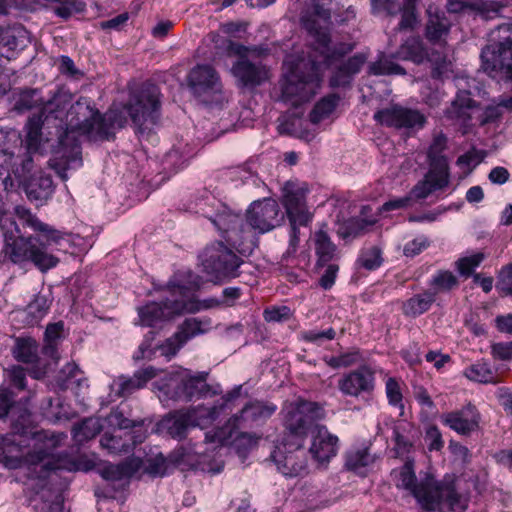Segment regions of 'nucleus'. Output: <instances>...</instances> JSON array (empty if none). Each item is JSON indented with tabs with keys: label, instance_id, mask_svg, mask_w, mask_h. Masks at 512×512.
<instances>
[{
	"label": "nucleus",
	"instance_id": "7ed1b4c3",
	"mask_svg": "<svg viewBox=\"0 0 512 512\" xmlns=\"http://www.w3.org/2000/svg\"><path fill=\"white\" fill-rule=\"evenodd\" d=\"M14 212L20 224L24 228L31 229L35 235H22L16 222L9 215H1L0 227L5 237V245L2 249L4 260L8 259L20 266L30 262L41 272L54 268L59 259L48 253L47 248L59 244L64 234L42 222L24 206H16Z\"/></svg>",
	"mask_w": 512,
	"mask_h": 512
},
{
	"label": "nucleus",
	"instance_id": "f3484780",
	"mask_svg": "<svg viewBox=\"0 0 512 512\" xmlns=\"http://www.w3.org/2000/svg\"><path fill=\"white\" fill-rule=\"evenodd\" d=\"M339 391L350 397L371 395L375 389V371L369 365H361L344 374L337 382Z\"/></svg>",
	"mask_w": 512,
	"mask_h": 512
},
{
	"label": "nucleus",
	"instance_id": "6e6d98bb",
	"mask_svg": "<svg viewBox=\"0 0 512 512\" xmlns=\"http://www.w3.org/2000/svg\"><path fill=\"white\" fill-rule=\"evenodd\" d=\"M264 319L267 322H284L293 316L288 306H271L264 310Z\"/></svg>",
	"mask_w": 512,
	"mask_h": 512
},
{
	"label": "nucleus",
	"instance_id": "de8ad7c7",
	"mask_svg": "<svg viewBox=\"0 0 512 512\" xmlns=\"http://www.w3.org/2000/svg\"><path fill=\"white\" fill-rule=\"evenodd\" d=\"M100 444L102 448L112 454L128 453L131 450L130 443L124 440L122 436L109 433H105L101 437Z\"/></svg>",
	"mask_w": 512,
	"mask_h": 512
},
{
	"label": "nucleus",
	"instance_id": "6e6552de",
	"mask_svg": "<svg viewBox=\"0 0 512 512\" xmlns=\"http://www.w3.org/2000/svg\"><path fill=\"white\" fill-rule=\"evenodd\" d=\"M307 192L305 184L294 181L286 182L282 188V204L291 226L290 245L294 249L299 241V227L308 226L313 218L306 204Z\"/></svg>",
	"mask_w": 512,
	"mask_h": 512
},
{
	"label": "nucleus",
	"instance_id": "4be33fe9",
	"mask_svg": "<svg viewBox=\"0 0 512 512\" xmlns=\"http://www.w3.org/2000/svg\"><path fill=\"white\" fill-rule=\"evenodd\" d=\"M202 324V321L196 318L186 319L179 326L174 336L166 340L165 344L162 346V353L169 357L175 356L189 339L205 332V329L202 328Z\"/></svg>",
	"mask_w": 512,
	"mask_h": 512
},
{
	"label": "nucleus",
	"instance_id": "f03ea898",
	"mask_svg": "<svg viewBox=\"0 0 512 512\" xmlns=\"http://www.w3.org/2000/svg\"><path fill=\"white\" fill-rule=\"evenodd\" d=\"M329 19L330 12L319 3L313 5V13L301 16L303 26L315 39V52H319L320 60L309 55L308 59L285 62L288 72L281 84V97L293 106H299L314 97L321 87L324 69L333 66L354 49L353 44L341 43L330 51V35L326 27L320 24V21L326 23Z\"/></svg>",
	"mask_w": 512,
	"mask_h": 512
},
{
	"label": "nucleus",
	"instance_id": "e2e57ef3",
	"mask_svg": "<svg viewBox=\"0 0 512 512\" xmlns=\"http://www.w3.org/2000/svg\"><path fill=\"white\" fill-rule=\"evenodd\" d=\"M9 380L13 387L22 391L26 388V371L21 366H13L9 371Z\"/></svg>",
	"mask_w": 512,
	"mask_h": 512
},
{
	"label": "nucleus",
	"instance_id": "5701e85b",
	"mask_svg": "<svg viewBox=\"0 0 512 512\" xmlns=\"http://www.w3.org/2000/svg\"><path fill=\"white\" fill-rule=\"evenodd\" d=\"M157 376V371L152 366L143 368L134 373L130 378L119 377L112 384V390L118 397H129L135 391L143 388L148 381Z\"/></svg>",
	"mask_w": 512,
	"mask_h": 512
},
{
	"label": "nucleus",
	"instance_id": "8fccbe9b",
	"mask_svg": "<svg viewBox=\"0 0 512 512\" xmlns=\"http://www.w3.org/2000/svg\"><path fill=\"white\" fill-rule=\"evenodd\" d=\"M485 259V255L482 252L475 253L471 256L459 258L456 263V269L460 275L468 278L473 274L475 268H477L482 261Z\"/></svg>",
	"mask_w": 512,
	"mask_h": 512
},
{
	"label": "nucleus",
	"instance_id": "58836bf2",
	"mask_svg": "<svg viewBox=\"0 0 512 512\" xmlns=\"http://www.w3.org/2000/svg\"><path fill=\"white\" fill-rule=\"evenodd\" d=\"M138 465L134 461H124L118 465H107L101 471V476L111 482H127L137 471Z\"/></svg>",
	"mask_w": 512,
	"mask_h": 512
},
{
	"label": "nucleus",
	"instance_id": "412c9836",
	"mask_svg": "<svg viewBox=\"0 0 512 512\" xmlns=\"http://www.w3.org/2000/svg\"><path fill=\"white\" fill-rule=\"evenodd\" d=\"M310 452L318 462H328L337 453L338 438L332 435L325 426L316 425L313 430Z\"/></svg>",
	"mask_w": 512,
	"mask_h": 512
},
{
	"label": "nucleus",
	"instance_id": "338daca9",
	"mask_svg": "<svg viewBox=\"0 0 512 512\" xmlns=\"http://www.w3.org/2000/svg\"><path fill=\"white\" fill-rule=\"evenodd\" d=\"M429 246V241L426 237H419L404 246V255L408 257H414L420 254L424 249Z\"/></svg>",
	"mask_w": 512,
	"mask_h": 512
},
{
	"label": "nucleus",
	"instance_id": "c03bdc74",
	"mask_svg": "<svg viewBox=\"0 0 512 512\" xmlns=\"http://www.w3.org/2000/svg\"><path fill=\"white\" fill-rule=\"evenodd\" d=\"M46 102L47 101H42L41 97L39 96L38 90L26 89L20 93L19 98L15 103V109L18 111H25L30 110L34 107H40L41 111Z\"/></svg>",
	"mask_w": 512,
	"mask_h": 512
},
{
	"label": "nucleus",
	"instance_id": "774afa93",
	"mask_svg": "<svg viewBox=\"0 0 512 512\" xmlns=\"http://www.w3.org/2000/svg\"><path fill=\"white\" fill-rule=\"evenodd\" d=\"M85 2H60V5L54 9L55 13L63 18L67 19L73 12H81L83 10Z\"/></svg>",
	"mask_w": 512,
	"mask_h": 512
},
{
	"label": "nucleus",
	"instance_id": "79ce46f5",
	"mask_svg": "<svg viewBox=\"0 0 512 512\" xmlns=\"http://www.w3.org/2000/svg\"><path fill=\"white\" fill-rule=\"evenodd\" d=\"M487 4H498V2H448L447 9L449 11L464 10L465 8L477 10L484 18H492L498 14L500 5H496L492 9H487Z\"/></svg>",
	"mask_w": 512,
	"mask_h": 512
},
{
	"label": "nucleus",
	"instance_id": "2f4dec72",
	"mask_svg": "<svg viewBox=\"0 0 512 512\" xmlns=\"http://www.w3.org/2000/svg\"><path fill=\"white\" fill-rule=\"evenodd\" d=\"M26 182V194L31 200L47 199L53 192V180L48 174L39 172Z\"/></svg>",
	"mask_w": 512,
	"mask_h": 512
},
{
	"label": "nucleus",
	"instance_id": "e433bc0d",
	"mask_svg": "<svg viewBox=\"0 0 512 512\" xmlns=\"http://www.w3.org/2000/svg\"><path fill=\"white\" fill-rule=\"evenodd\" d=\"M315 253L317 255L316 267H324L331 262L335 256L336 246L328 234L320 229L314 235Z\"/></svg>",
	"mask_w": 512,
	"mask_h": 512
},
{
	"label": "nucleus",
	"instance_id": "37998d69",
	"mask_svg": "<svg viewBox=\"0 0 512 512\" xmlns=\"http://www.w3.org/2000/svg\"><path fill=\"white\" fill-rule=\"evenodd\" d=\"M369 73L372 75H405L406 70L391 59L381 57L378 61L369 66Z\"/></svg>",
	"mask_w": 512,
	"mask_h": 512
},
{
	"label": "nucleus",
	"instance_id": "09e8293b",
	"mask_svg": "<svg viewBox=\"0 0 512 512\" xmlns=\"http://www.w3.org/2000/svg\"><path fill=\"white\" fill-rule=\"evenodd\" d=\"M361 361H363V357L360 350L354 348L338 356H333L329 358L326 362L330 367L337 369L340 367H350Z\"/></svg>",
	"mask_w": 512,
	"mask_h": 512
},
{
	"label": "nucleus",
	"instance_id": "0e129e2a",
	"mask_svg": "<svg viewBox=\"0 0 512 512\" xmlns=\"http://www.w3.org/2000/svg\"><path fill=\"white\" fill-rule=\"evenodd\" d=\"M325 266H327V267L325 269V272L323 273V275L319 279V285L323 289L328 290L335 283V280H336V277H337V273H338V270H339V266L337 264H335V263H330V262L328 264H326Z\"/></svg>",
	"mask_w": 512,
	"mask_h": 512
},
{
	"label": "nucleus",
	"instance_id": "ea45409f",
	"mask_svg": "<svg viewBox=\"0 0 512 512\" xmlns=\"http://www.w3.org/2000/svg\"><path fill=\"white\" fill-rule=\"evenodd\" d=\"M339 96L337 94H330L328 96L323 97L320 101H318L312 111L309 114L310 121L313 124H318L322 120L326 119L330 116V114L335 110Z\"/></svg>",
	"mask_w": 512,
	"mask_h": 512
},
{
	"label": "nucleus",
	"instance_id": "4c0bfd02",
	"mask_svg": "<svg viewBox=\"0 0 512 512\" xmlns=\"http://www.w3.org/2000/svg\"><path fill=\"white\" fill-rule=\"evenodd\" d=\"M207 376L208 373L200 372L182 380L183 392L187 398L204 397L211 392V387L206 382Z\"/></svg>",
	"mask_w": 512,
	"mask_h": 512
},
{
	"label": "nucleus",
	"instance_id": "680f3d73",
	"mask_svg": "<svg viewBox=\"0 0 512 512\" xmlns=\"http://www.w3.org/2000/svg\"><path fill=\"white\" fill-rule=\"evenodd\" d=\"M491 355L494 359L502 361L512 359V341L493 343L491 345Z\"/></svg>",
	"mask_w": 512,
	"mask_h": 512
},
{
	"label": "nucleus",
	"instance_id": "3c124183",
	"mask_svg": "<svg viewBox=\"0 0 512 512\" xmlns=\"http://www.w3.org/2000/svg\"><path fill=\"white\" fill-rule=\"evenodd\" d=\"M49 308V299L42 294L36 295L35 298L27 306V313L32 317L31 322H38L40 319H42Z\"/></svg>",
	"mask_w": 512,
	"mask_h": 512
},
{
	"label": "nucleus",
	"instance_id": "6ab92c4d",
	"mask_svg": "<svg viewBox=\"0 0 512 512\" xmlns=\"http://www.w3.org/2000/svg\"><path fill=\"white\" fill-rule=\"evenodd\" d=\"M276 409V405L270 402L251 401L245 404L239 413L229 419L230 432L237 429L251 428L264 422L275 413Z\"/></svg>",
	"mask_w": 512,
	"mask_h": 512
},
{
	"label": "nucleus",
	"instance_id": "b1692460",
	"mask_svg": "<svg viewBox=\"0 0 512 512\" xmlns=\"http://www.w3.org/2000/svg\"><path fill=\"white\" fill-rule=\"evenodd\" d=\"M375 7H382L389 15L401 14L398 30H413L419 23L415 2H374Z\"/></svg>",
	"mask_w": 512,
	"mask_h": 512
},
{
	"label": "nucleus",
	"instance_id": "20e7f679",
	"mask_svg": "<svg viewBox=\"0 0 512 512\" xmlns=\"http://www.w3.org/2000/svg\"><path fill=\"white\" fill-rule=\"evenodd\" d=\"M214 225L223 232V237L231 248L222 242L207 246L200 256L204 271L217 283L238 276L242 260L233 252H251L254 247L253 233L246 227L239 215H220L213 220Z\"/></svg>",
	"mask_w": 512,
	"mask_h": 512
},
{
	"label": "nucleus",
	"instance_id": "4468645a",
	"mask_svg": "<svg viewBox=\"0 0 512 512\" xmlns=\"http://www.w3.org/2000/svg\"><path fill=\"white\" fill-rule=\"evenodd\" d=\"M277 470L287 478L304 477L309 473L308 452L301 446L284 444L271 454Z\"/></svg>",
	"mask_w": 512,
	"mask_h": 512
},
{
	"label": "nucleus",
	"instance_id": "c85d7f7f",
	"mask_svg": "<svg viewBox=\"0 0 512 512\" xmlns=\"http://www.w3.org/2000/svg\"><path fill=\"white\" fill-rule=\"evenodd\" d=\"M1 157H4V162L1 165L17 179L27 181L30 178L33 160L28 152L24 156H19L3 151Z\"/></svg>",
	"mask_w": 512,
	"mask_h": 512
},
{
	"label": "nucleus",
	"instance_id": "dca6fc26",
	"mask_svg": "<svg viewBox=\"0 0 512 512\" xmlns=\"http://www.w3.org/2000/svg\"><path fill=\"white\" fill-rule=\"evenodd\" d=\"M285 215L278 202L268 198L253 202L246 214V221L252 229L268 232L284 221Z\"/></svg>",
	"mask_w": 512,
	"mask_h": 512
},
{
	"label": "nucleus",
	"instance_id": "a878e982",
	"mask_svg": "<svg viewBox=\"0 0 512 512\" xmlns=\"http://www.w3.org/2000/svg\"><path fill=\"white\" fill-rule=\"evenodd\" d=\"M366 58L362 54H355L346 61L341 62L335 67L330 78L332 87H344L349 85L353 76L357 74L364 65Z\"/></svg>",
	"mask_w": 512,
	"mask_h": 512
},
{
	"label": "nucleus",
	"instance_id": "052dcab7",
	"mask_svg": "<svg viewBox=\"0 0 512 512\" xmlns=\"http://www.w3.org/2000/svg\"><path fill=\"white\" fill-rule=\"evenodd\" d=\"M370 457L366 450H357L350 453L346 459V465L349 469L356 470L369 464Z\"/></svg>",
	"mask_w": 512,
	"mask_h": 512
},
{
	"label": "nucleus",
	"instance_id": "f8f14e48",
	"mask_svg": "<svg viewBox=\"0 0 512 512\" xmlns=\"http://www.w3.org/2000/svg\"><path fill=\"white\" fill-rule=\"evenodd\" d=\"M445 117L454 124L464 128L474 125L476 120L480 125L489 122V116L482 112V108L472 97L469 91H459L446 108Z\"/></svg>",
	"mask_w": 512,
	"mask_h": 512
},
{
	"label": "nucleus",
	"instance_id": "c756f323",
	"mask_svg": "<svg viewBox=\"0 0 512 512\" xmlns=\"http://www.w3.org/2000/svg\"><path fill=\"white\" fill-rule=\"evenodd\" d=\"M464 375L471 381L483 384H498L504 381V373H498L484 361H477L476 363L467 367Z\"/></svg>",
	"mask_w": 512,
	"mask_h": 512
},
{
	"label": "nucleus",
	"instance_id": "39448f33",
	"mask_svg": "<svg viewBox=\"0 0 512 512\" xmlns=\"http://www.w3.org/2000/svg\"><path fill=\"white\" fill-rule=\"evenodd\" d=\"M391 476L397 487L410 491L425 511H442L444 505L450 511L467 509L468 497L458 490L456 477L453 475H446L442 480L426 475L417 482L413 463L407 461L400 468L392 470Z\"/></svg>",
	"mask_w": 512,
	"mask_h": 512
},
{
	"label": "nucleus",
	"instance_id": "7c9ffc66",
	"mask_svg": "<svg viewBox=\"0 0 512 512\" xmlns=\"http://www.w3.org/2000/svg\"><path fill=\"white\" fill-rule=\"evenodd\" d=\"M430 52L424 47L420 37H409L402 43L396 53V56L402 60H409L415 64H421L428 60Z\"/></svg>",
	"mask_w": 512,
	"mask_h": 512
},
{
	"label": "nucleus",
	"instance_id": "72a5a7b5",
	"mask_svg": "<svg viewBox=\"0 0 512 512\" xmlns=\"http://www.w3.org/2000/svg\"><path fill=\"white\" fill-rule=\"evenodd\" d=\"M457 276L449 270L437 271L429 281L428 291L432 293L436 299L439 294L450 293L459 287Z\"/></svg>",
	"mask_w": 512,
	"mask_h": 512
},
{
	"label": "nucleus",
	"instance_id": "864d4df0",
	"mask_svg": "<svg viewBox=\"0 0 512 512\" xmlns=\"http://www.w3.org/2000/svg\"><path fill=\"white\" fill-rule=\"evenodd\" d=\"M359 262L367 270L377 269L382 263L380 248L372 246L365 249L359 258Z\"/></svg>",
	"mask_w": 512,
	"mask_h": 512
},
{
	"label": "nucleus",
	"instance_id": "aec40b11",
	"mask_svg": "<svg viewBox=\"0 0 512 512\" xmlns=\"http://www.w3.org/2000/svg\"><path fill=\"white\" fill-rule=\"evenodd\" d=\"M12 354L18 362L32 365L29 374L35 379H41L46 374V365L39 357V345L31 337H17L12 348Z\"/></svg>",
	"mask_w": 512,
	"mask_h": 512
},
{
	"label": "nucleus",
	"instance_id": "c9c22d12",
	"mask_svg": "<svg viewBox=\"0 0 512 512\" xmlns=\"http://www.w3.org/2000/svg\"><path fill=\"white\" fill-rule=\"evenodd\" d=\"M164 426L173 438H184L191 427H195V418L191 413L177 412L164 420Z\"/></svg>",
	"mask_w": 512,
	"mask_h": 512
},
{
	"label": "nucleus",
	"instance_id": "603ef678",
	"mask_svg": "<svg viewBox=\"0 0 512 512\" xmlns=\"http://www.w3.org/2000/svg\"><path fill=\"white\" fill-rule=\"evenodd\" d=\"M386 396L390 405L403 408L401 383L394 377H389L385 383Z\"/></svg>",
	"mask_w": 512,
	"mask_h": 512
},
{
	"label": "nucleus",
	"instance_id": "2eb2a0df",
	"mask_svg": "<svg viewBox=\"0 0 512 512\" xmlns=\"http://www.w3.org/2000/svg\"><path fill=\"white\" fill-rule=\"evenodd\" d=\"M374 119L387 127L407 131H418L427 123V118L422 112L401 105H392L377 111Z\"/></svg>",
	"mask_w": 512,
	"mask_h": 512
},
{
	"label": "nucleus",
	"instance_id": "423d86ee",
	"mask_svg": "<svg viewBox=\"0 0 512 512\" xmlns=\"http://www.w3.org/2000/svg\"><path fill=\"white\" fill-rule=\"evenodd\" d=\"M428 20L425 26V38L431 44L428 61L432 65L431 75L442 78L451 70V47L448 45L451 22L444 12L434 11L433 5L427 8Z\"/></svg>",
	"mask_w": 512,
	"mask_h": 512
},
{
	"label": "nucleus",
	"instance_id": "5fc2aeb1",
	"mask_svg": "<svg viewBox=\"0 0 512 512\" xmlns=\"http://www.w3.org/2000/svg\"><path fill=\"white\" fill-rule=\"evenodd\" d=\"M63 332V323H52L46 327L45 331V340L47 344L44 347V352L46 354H53L56 351L55 342L57 339L61 337Z\"/></svg>",
	"mask_w": 512,
	"mask_h": 512
},
{
	"label": "nucleus",
	"instance_id": "1a4fd4ad",
	"mask_svg": "<svg viewBox=\"0 0 512 512\" xmlns=\"http://www.w3.org/2000/svg\"><path fill=\"white\" fill-rule=\"evenodd\" d=\"M324 409L317 402L299 399L286 408L284 425L289 433L297 438H305L310 430H315V422L324 417Z\"/></svg>",
	"mask_w": 512,
	"mask_h": 512
},
{
	"label": "nucleus",
	"instance_id": "a19ab883",
	"mask_svg": "<svg viewBox=\"0 0 512 512\" xmlns=\"http://www.w3.org/2000/svg\"><path fill=\"white\" fill-rule=\"evenodd\" d=\"M102 426L96 418H86L73 428V437L76 442L83 443L100 433Z\"/></svg>",
	"mask_w": 512,
	"mask_h": 512
},
{
	"label": "nucleus",
	"instance_id": "69168bd1",
	"mask_svg": "<svg viewBox=\"0 0 512 512\" xmlns=\"http://www.w3.org/2000/svg\"><path fill=\"white\" fill-rule=\"evenodd\" d=\"M336 332L333 328H329L325 331H304L302 332V339L307 342H321L322 340H332L335 338Z\"/></svg>",
	"mask_w": 512,
	"mask_h": 512
},
{
	"label": "nucleus",
	"instance_id": "0eeeda50",
	"mask_svg": "<svg viewBox=\"0 0 512 512\" xmlns=\"http://www.w3.org/2000/svg\"><path fill=\"white\" fill-rule=\"evenodd\" d=\"M169 291L171 299L161 303H150L141 308L140 318L143 325L154 326L158 320L179 315L182 313H195L199 311L198 303L193 299V293L186 286L171 283Z\"/></svg>",
	"mask_w": 512,
	"mask_h": 512
},
{
	"label": "nucleus",
	"instance_id": "bf43d9fd",
	"mask_svg": "<svg viewBox=\"0 0 512 512\" xmlns=\"http://www.w3.org/2000/svg\"><path fill=\"white\" fill-rule=\"evenodd\" d=\"M425 440L428 442V449L430 451H440L444 446L442 434L436 425H431L427 428Z\"/></svg>",
	"mask_w": 512,
	"mask_h": 512
},
{
	"label": "nucleus",
	"instance_id": "f704fd0d",
	"mask_svg": "<svg viewBox=\"0 0 512 512\" xmlns=\"http://www.w3.org/2000/svg\"><path fill=\"white\" fill-rule=\"evenodd\" d=\"M446 148L447 137L441 132L435 134L427 153L430 168L449 171L447 158L443 155Z\"/></svg>",
	"mask_w": 512,
	"mask_h": 512
},
{
	"label": "nucleus",
	"instance_id": "9d476101",
	"mask_svg": "<svg viewBox=\"0 0 512 512\" xmlns=\"http://www.w3.org/2000/svg\"><path fill=\"white\" fill-rule=\"evenodd\" d=\"M497 36L481 52L484 70L497 71L506 69L512 74V23H505L497 28Z\"/></svg>",
	"mask_w": 512,
	"mask_h": 512
},
{
	"label": "nucleus",
	"instance_id": "473e14b6",
	"mask_svg": "<svg viewBox=\"0 0 512 512\" xmlns=\"http://www.w3.org/2000/svg\"><path fill=\"white\" fill-rule=\"evenodd\" d=\"M435 301L436 299L427 289L404 301L401 310L406 317L416 318L427 312Z\"/></svg>",
	"mask_w": 512,
	"mask_h": 512
},
{
	"label": "nucleus",
	"instance_id": "13d9d810",
	"mask_svg": "<svg viewBox=\"0 0 512 512\" xmlns=\"http://www.w3.org/2000/svg\"><path fill=\"white\" fill-rule=\"evenodd\" d=\"M50 455V451L42 446H34V448L29 451L25 455V460L30 465H39L41 464L42 468H46L50 465V460L48 459Z\"/></svg>",
	"mask_w": 512,
	"mask_h": 512
},
{
	"label": "nucleus",
	"instance_id": "f257e3e1",
	"mask_svg": "<svg viewBox=\"0 0 512 512\" xmlns=\"http://www.w3.org/2000/svg\"><path fill=\"white\" fill-rule=\"evenodd\" d=\"M68 90L58 89L44 104L47 118L54 121L60 144H65L69 133L78 132L93 139L109 140L114 129L123 128L128 114L137 127L150 121L156 123L161 109L160 89L153 83H143L132 90L122 110L115 109L101 114L88 98L81 97L74 104Z\"/></svg>",
	"mask_w": 512,
	"mask_h": 512
},
{
	"label": "nucleus",
	"instance_id": "a211bd4d",
	"mask_svg": "<svg viewBox=\"0 0 512 512\" xmlns=\"http://www.w3.org/2000/svg\"><path fill=\"white\" fill-rule=\"evenodd\" d=\"M441 422L462 436H469L480 427L481 414L472 403L462 406L460 409L443 413Z\"/></svg>",
	"mask_w": 512,
	"mask_h": 512
},
{
	"label": "nucleus",
	"instance_id": "49530a36",
	"mask_svg": "<svg viewBox=\"0 0 512 512\" xmlns=\"http://www.w3.org/2000/svg\"><path fill=\"white\" fill-rule=\"evenodd\" d=\"M23 456L14 435L0 437V461L16 460Z\"/></svg>",
	"mask_w": 512,
	"mask_h": 512
},
{
	"label": "nucleus",
	"instance_id": "a18cd8bd",
	"mask_svg": "<svg viewBox=\"0 0 512 512\" xmlns=\"http://www.w3.org/2000/svg\"><path fill=\"white\" fill-rule=\"evenodd\" d=\"M23 456L14 435L0 437V461L16 460Z\"/></svg>",
	"mask_w": 512,
	"mask_h": 512
},
{
	"label": "nucleus",
	"instance_id": "ddd939ff",
	"mask_svg": "<svg viewBox=\"0 0 512 512\" xmlns=\"http://www.w3.org/2000/svg\"><path fill=\"white\" fill-rule=\"evenodd\" d=\"M229 53L239 56L232 66V73L245 87H256L269 79V69L261 63H253L247 58V47L230 42Z\"/></svg>",
	"mask_w": 512,
	"mask_h": 512
},
{
	"label": "nucleus",
	"instance_id": "393cba45",
	"mask_svg": "<svg viewBox=\"0 0 512 512\" xmlns=\"http://www.w3.org/2000/svg\"><path fill=\"white\" fill-rule=\"evenodd\" d=\"M47 113L44 111V107L38 114H34L29 117L26 124V138L25 146L29 154L37 152L42 144V127H54V121L47 118Z\"/></svg>",
	"mask_w": 512,
	"mask_h": 512
},
{
	"label": "nucleus",
	"instance_id": "bb28decb",
	"mask_svg": "<svg viewBox=\"0 0 512 512\" xmlns=\"http://www.w3.org/2000/svg\"><path fill=\"white\" fill-rule=\"evenodd\" d=\"M449 184V171H441L430 168L423 181L419 182L412 190L416 199H425L432 192L443 189Z\"/></svg>",
	"mask_w": 512,
	"mask_h": 512
},
{
	"label": "nucleus",
	"instance_id": "cd10ccee",
	"mask_svg": "<svg viewBox=\"0 0 512 512\" xmlns=\"http://www.w3.org/2000/svg\"><path fill=\"white\" fill-rule=\"evenodd\" d=\"M37 512H63L62 494L50 486H43L32 498Z\"/></svg>",
	"mask_w": 512,
	"mask_h": 512
},
{
	"label": "nucleus",
	"instance_id": "9b49d317",
	"mask_svg": "<svg viewBox=\"0 0 512 512\" xmlns=\"http://www.w3.org/2000/svg\"><path fill=\"white\" fill-rule=\"evenodd\" d=\"M188 85L204 103L218 101L223 90L220 76L211 65L195 66L188 74Z\"/></svg>",
	"mask_w": 512,
	"mask_h": 512
},
{
	"label": "nucleus",
	"instance_id": "4d7b16f0",
	"mask_svg": "<svg viewBox=\"0 0 512 512\" xmlns=\"http://www.w3.org/2000/svg\"><path fill=\"white\" fill-rule=\"evenodd\" d=\"M376 222L375 219H351L345 225V231L342 232L343 237H357L366 231L368 226H372Z\"/></svg>",
	"mask_w": 512,
	"mask_h": 512
}]
</instances>
